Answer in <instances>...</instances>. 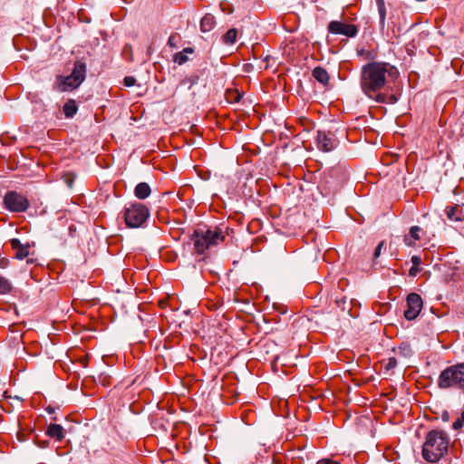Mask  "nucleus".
<instances>
[{
    "label": "nucleus",
    "instance_id": "obj_1",
    "mask_svg": "<svg viewBox=\"0 0 464 464\" xmlns=\"http://www.w3.org/2000/svg\"><path fill=\"white\" fill-rule=\"evenodd\" d=\"M399 76L396 66L387 62H370L361 70L360 85L362 92L377 103L394 104L399 98L395 93L382 91L390 80Z\"/></svg>",
    "mask_w": 464,
    "mask_h": 464
},
{
    "label": "nucleus",
    "instance_id": "obj_2",
    "mask_svg": "<svg viewBox=\"0 0 464 464\" xmlns=\"http://www.w3.org/2000/svg\"><path fill=\"white\" fill-rule=\"evenodd\" d=\"M450 437L441 430H431L427 435L422 446V457L430 463L438 462L449 450Z\"/></svg>",
    "mask_w": 464,
    "mask_h": 464
},
{
    "label": "nucleus",
    "instance_id": "obj_3",
    "mask_svg": "<svg viewBox=\"0 0 464 464\" xmlns=\"http://www.w3.org/2000/svg\"><path fill=\"white\" fill-rule=\"evenodd\" d=\"M227 233L220 227L208 228L206 230L195 229L190 236V242L193 244L194 252L198 255H203L207 250L218 246L226 239Z\"/></svg>",
    "mask_w": 464,
    "mask_h": 464
},
{
    "label": "nucleus",
    "instance_id": "obj_4",
    "mask_svg": "<svg viewBox=\"0 0 464 464\" xmlns=\"http://www.w3.org/2000/svg\"><path fill=\"white\" fill-rule=\"evenodd\" d=\"M440 390L456 391L464 395V362L450 365L442 370L437 379Z\"/></svg>",
    "mask_w": 464,
    "mask_h": 464
},
{
    "label": "nucleus",
    "instance_id": "obj_5",
    "mask_svg": "<svg viewBox=\"0 0 464 464\" xmlns=\"http://www.w3.org/2000/svg\"><path fill=\"white\" fill-rule=\"evenodd\" d=\"M86 63L82 61H76L72 72L68 76L57 75L53 83L55 91L65 92L78 88L86 78Z\"/></svg>",
    "mask_w": 464,
    "mask_h": 464
},
{
    "label": "nucleus",
    "instance_id": "obj_6",
    "mask_svg": "<svg viewBox=\"0 0 464 464\" xmlns=\"http://www.w3.org/2000/svg\"><path fill=\"white\" fill-rule=\"evenodd\" d=\"M124 220L128 227L138 228L143 226L150 217L149 208L141 203H134L124 209Z\"/></svg>",
    "mask_w": 464,
    "mask_h": 464
},
{
    "label": "nucleus",
    "instance_id": "obj_7",
    "mask_svg": "<svg viewBox=\"0 0 464 464\" xmlns=\"http://www.w3.org/2000/svg\"><path fill=\"white\" fill-rule=\"evenodd\" d=\"M4 208L12 213H24L30 207L28 198L15 190L7 191L3 199Z\"/></svg>",
    "mask_w": 464,
    "mask_h": 464
},
{
    "label": "nucleus",
    "instance_id": "obj_8",
    "mask_svg": "<svg viewBox=\"0 0 464 464\" xmlns=\"http://www.w3.org/2000/svg\"><path fill=\"white\" fill-rule=\"evenodd\" d=\"M327 30L333 34H341L346 37H355L359 32L356 24H346L341 21H331L328 24Z\"/></svg>",
    "mask_w": 464,
    "mask_h": 464
},
{
    "label": "nucleus",
    "instance_id": "obj_9",
    "mask_svg": "<svg viewBox=\"0 0 464 464\" xmlns=\"http://www.w3.org/2000/svg\"><path fill=\"white\" fill-rule=\"evenodd\" d=\"M422 304V299L419 294H409L406 299L407 308L404 311V317L409 321L414 320L420 313Z\"/></svg>",
    "mask_w": 464,
    "mask_h": 464
},
{
    "label": "nucleus",
    "instance_id": "obj_10",
    "mask_svg": "<svg viewBox=\"0 0 464 464\" xmlns=\"http://www.w3.org/2000/svg\"><path fill=\"white\" fill-rule=\"evenodd\" d=\"M338 146V140L330 131L318 130L316 135V147L324 152H330Z\"/></svg>",
    "mask_w": 464,
    "mask_h": 464
},
{
    "label": "nucleus",
    "instance_id": "obj_11",
    "mask_svg": "<svg viewBox=\"0 0 464 464\" xmlns=\"http://www.w3.org/2000/svg\"><path fill=\"white\" fill-rule=\"evenodd\" d=\"M10 245L12 246V249L15 251L14 257L17 259H24L30 255V244H22L19 239L17 238H12L10 240Z\"/></svg>",
    "mask_w": 464,
    "mask_h": 464
},
{
    "label": "nucleus",
    "instance_id": "obj_12",
    "mask_svg": "<svg viewBox=\"0 0 464 464\" xmlns=\"http://www.w3.org/2000/svg\"><path fill=\"white\" fill-rule=\"evenodd\" d=\"M46 435L56 441H62L65 437L64 429L60 424H50L45 431Z\"/></svg>",
    "mask_w": 464,
    "mask_h": 464
},
{
    "label": "nucleus",
    "instance_id": "obj_13",
    "mask_svg": "<svg viewBox=\"0 0 464 464\" xmlns=\"http://www.w3.org/2000/svg\"><path fill=\"white\" fill-rule=\"evenodd\" d=\"M313 77L322 85L327 86L330 81V76L327 71L321 67L317 66L312 71Z\"/></svg>",
    "mask_w": 464,
    "mask_h": 464
},
{
    "label": "nucleus",
    "instance_id": "obj_14",
    "mask_svg": "<svg viewBox=\"0 0 464 464\" xmlns=\"http://www.w3.org/2000/svg\"><path fill=\"white\" fill-rule=\"evenodd\" d=\"M421 228L418 226H413L410 228L409 235L404 237V243L409 246H415L416 241L420 240V232Z\"/></svg>",
    "mask_w": 464,
    "mask_h": 464
},
{
    "label": "nucleus",
    "instance_id": "obj_15",
    "mask_svg": "<svg viewBox=\"0 0 464 464\" xmlns=\"http://www.w3.org/2000/svg\"><path fill=\"white\" fill-rule=\"evenodd\" d=\"M195 50L192 47H186L182 51L178 52L173 56V62L179 65H182L188 61V54L194 53Z\"/></svg>",
    "mask_w": 464,
    "mask_h": 464
},
{
    "label": "nucleus",
    "instance_id": "obj_16",
    "mask_svg": "<svg viewBox=\"0 0 464 464\" xmlns=\"http://www.w3.org/2000/svg\"><path fill=\"white\" fill-rule=\"evenodd\" d=\"M216 24L215 16L211 14H206L200 21V30L203 33L210 32Z\"/></svg>",
    "mask_w": 464,
    "mask_h": 464
},
{
    "label": "nucleus",
    "instance_id": "obj_17",
    "mask_svg": "<svg viewBox=\"0 0 464 464\" xmlns=\"http://www.w3.org/2000/svg\"><path fill=\"white\" fill-rule=\"evenodd\" d=\"M151 189L148 183L140 182L134 189V195L140 199H145L150 195Z\"/></svg>",
    "mask_w": 464,
    "mask_h": 464
},
{
    "label": "nucleus",
    "instance_id": "obj_18",
    "mask_svg": "<svg viewBox=\"0 0 464 464\" xmlns=\"http://www.w3.org/2000/svg\"><path fill=\"white\" fill-rule=\"evenodd\" d=\"M77 103L72 99L68 100L63 107V111L66 118H72L77 113Z\"/></svg>",
    "mask_w": 464,
    "mask_h": 464
},
{
    "label": "nucleus",
    "instance_id": "obj_19",
    "mask_svg": "<svg viewBox=\"0 0 464 464\" xmlns=\"http://www.w3.org/2000/svg\"><path fill=\"white\" fill-rule=\"evenodd\" d=\"M378 13L380 16V26L382 29L385 27V20H386V7L384 0H376Z\"/></svg>",
    "mask_w": 464,
    "mask_h": 464
},
{
    "label": "nucleus",
    "instance_id": "obj_20",
    "mask_svg": "<svg viewBox=\"0 0 464 464\" xmlns=\"http://www.w3.org/2000/svg\"><path fill=\"white\" fill-rule=\"evenodd\" d=\"M237 37V30L231 28L222 36V41L226 44H233L236 43Z\"/></svg>",
    "mask_w": 464,
    "mask_h": 464
},
{
    "label": "nucleus",
    "instance_id": "obj_21",
    "mask_svg": "<svg viewBox=\"0 0 464 464\" xmlns=\"http://www.w3.org/2000/svg\"><path fill=\"white\" fill-rule=\"evenodd\" d=\"M226 98L228 102H238L242 98V93L237 89H229L226 92Z\"/></svg>",
    "mask_w": 464,
    "mask_h": 464
},
{
    "label": "nucleus",
    "instance_id": "obj_22",
    "mask_svg": "<svg viewBox=\"0 0 464 464\" xmlns=\"http://www.w3.org/2000/svg\"><path fill=\"white\" fill-rule=\"evenodd\" d=\"M12 290V285L8 279L0 276V295L9 294Z\"/></svg>",
    "mask_w": 464,
    "mask_h": 464
},
{
    "label": "nucleus",
    "instance_id": "obj_23",
    "mask_svg": "<svg viewBox=\"0 0 464 464\" xmlns=\"http://www.w3.org/2000/svg\"><path fill=\"white\" fill-rule=\"evenodd\" d=\"M459 210L458 206H449L446 208V215L450 220H460V218L457 217V212Z\"/></svg>",
    "mask_w": 464,
    "mask_h": 464
},
{
    "label": "nucleus",
    "instance_id": "obj_24",
    "mask_svg": "<svg viewBox=\"0 0 464 464\" xmlns=\"http://www.w3.org/2000/svg\"><path fill=\"white\" fill-rule=\"evenodd\" d=\"M181 41V36L178 33H173L169 35L168 40V45L170 48H178L179 42Z\"/></svg>",
    "mask_w": 464,
    "mask_h": 464
},
{
    "label": "nucleus",
    "instance_id": "obj_25",
    "mask_svg": "<svg viewBox=\"0 0 464 464\" xmlns=\"http://www.w3.org/2000/svg\"><path fill=\"white\" fill-rule=\"evenodd\" d=\"M398 353L401 356L409 357V356H411L412 351H411V346L408 343H401L398 347Z\"/></svg>",
    "mask_w": 464,
    "mask_h": 464
},
{
    "label": "nucleus",
    "instance_id": "obj_26",
    "mask_svg": "<svg viewBox=\"0 0 464 464\" xmlns=\"http://www.w3.org/2000/svg\"><path fill=\"white\" fill-rule=\"evenodd\" d=\"M360 55H363L365 59L370 60L371 62H375L374 60L377 58V52L374 50L365 51L361 50L358 52Z\"/></svg>",
    "mask_w": 464,
    "mask_h": 464
},
{
    "label": "nucleus",
    "instance_id": "obj_27",
    "mask_svg": "<svg viewBox=\"0 0 464 464\" xmlns=\"http://www.w3.org/2000/svg\"><path fill=\"white\" fill-rule=\"evenodd\" d=\"M464 426V410L461 411L460 416L452 423V428L455 430L462 429Z\"/></svg>",
    "mask_w": 464,
    "mask_h": 464
},
{
    "label": "nucleus",
    "instance_id": "obj_28",
    "mask_svg": "<svg viewBox=\"0 0 464 464\" xmlns=\"http://www.w3.org/2000/svg\"><path fill=\"white\" fill-rule=\"evenodd\" d=\"M397 366V359L395 357H390L387 363L385 364V370H393Z\"/></svg>",
    "mask_w": 464,
    "mask_h": 464
},
{
    "label": "nucleus",
    "instance_id": "obj_29",
    "mask_svg": "<svg viewBox=\"0 0 464 464\" xmlns=\"http://www.w3.org/2000/svg\"><path fill=\"white\" fill-rule=\"evenodd\" d=\"M124 86L131 87L136 84V78L133 76H125L123 79Z\"/></svg>",
    "mask_w": 464,
    "mask_h": 464
},
{
    "label": "nucleus",
    "instance_id": "obj_30",
    "mask_svg": "<svg viewBox=\"0 0 464 464\" xmlns=\"http://www.w3.org/2000/svg\"><path fill=\"white\" fill-rule=\"evenodd\" d=\"M99 382L103 385V386H107L110 384V376L104 374V373H101L99 375Z\"/></svg>",
    "mask_w": 464,
    "mask_h": 464
},
{
    "label": "nucleus",
    "instance_id": "obj_31",
    "mask_svg": "<svg viewBox=\"0 0 464 464\" xmlns=\"http://www.w3.org/2000/svg\"><path fill=\"white\" fill-rule=\"evenodd\" d=\"M383 245H384V241H381L379 243V245L376 246V248L374 250V253H373V259L374 260L377 259L380 256L381 251H382V248Z\"/></svg>",
    "mask_w": 464,
    "mask_h": 464
},
{
    "label": "nucleus",
    "instance_id": "obj_32",
    "mask_svg": "<svg viewBox=\"0 0 464 464\" xmlns=\"http://www.w3.org/2000/svg\"><path fill=\"white\" fill-rule=\"evenodd\" d=\"M420 270L421 268L420 266H412L409 270V276L414 277L420 272Z\"/></svg>",
    "mask_w": 464,
    "mask_h": 464
},
{
    "label": "nucleus",
    "instance_id": "obj_33",
    "mask_svg": "<svg viewBox=\"0 0 464 464\" xmlns=\"http://www.w3.org/2000/svg\"><path fill=\"white\" fill-rule=\"evenodd\" d=\"M411 261L414 266H420L421 264V258L419 256H412Z\"/></svg>",
    "mask_w": 464,
    "mask_h": 464
},
{
    "label": "nucleus",
    "instance_id": "obj_34",
    "mask_svg": "<svg viewBox=\"0 0 464 464\" xmlns=\"http://www.w3.org/2000/svg\"><path fill=\"white\" fill-rule=\"evenodd\" d=\"M316 464H340V463L337 461L332 460V459H323L318 460Z\"/></svg>",
    "mask_w": 464,
    "mask_h": 464
},
{
    "label": "nucleus",
    "instance_id": "obj_35",
    "mask_svg": "<svg viewBox=\"0 0 464 464\" xmlns=\"http://www.w3.org/2000/svg\"><path fill=\"white\" fill-rule=\"evenodd\" d=\"M123 54L125 55L126 53H130V55L131 56L132 55V48H131V45L130 44H125L124 48H123V51H122Z\"/></svg>",
    "mask_w": 464,
    "mask_h": 464
},
{
    "label": "nucleus",
    "instance_id": "obj_36",
    "mask_svg": "<svg viewBox=\"0 0 464 464\" xmlns=\"http://www.w3.org/2000/svg\"><path fill=\"white\" fill-rule=\"evenodd\" d=\"M450 419V415L448 411H444L441 414V420L444 421V422H447L449 421Z\"/></svg>",
    "mask_w": 464,
    "mask_h": 464
},
{
    "label": "nucleus",
    "instance_id": "obj_37",
    "mask_svg": "<svg viewBox=\"0 0 464 464\" xmlns=\"http://www.w3.org/2000/svg\"><path fill=\"white\" fill-rule=\"evenodd\" d=\"M47 445H48V441H47V440H45V441H44V442H41V443L39 444V446H40V447H42V448H45V447H47Z\"/></svg>",
    "mask_w": 464,
    "mask_h": 464
}]
</instances>
